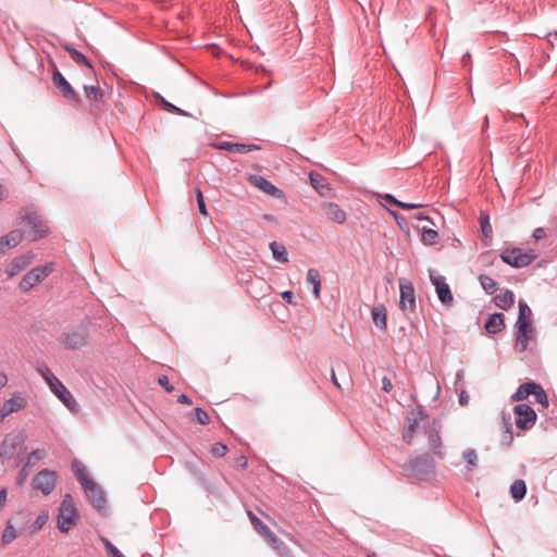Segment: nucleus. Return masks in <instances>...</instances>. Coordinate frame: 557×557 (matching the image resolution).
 <instances>
[{
	"mask_svg": "<svg viewBox=\"0 0 557 557\" xmlns=\"http://www.w3.org/2000/svg\"><path fill=\"white\" fill-rule=\"evenodd\" d=\"M399 309L403 312H413L416 309V294L412 283L408 278H399Z\"/></svg>",
	"mask_w": 557,
	"mask_h": 557,
	"instance_id": "7",
	"label": "nucleus"
},
{
	"mask_svg": "<svg viewBox=\"0 0 557 557\" xmlns=\"http://www.w3.org/2000/svg\"><path fill=\"white\" fill-rule=\"evenodd\" d=\"M57 476L58 474L55 471L42 469L34 476L32 487L35 491L40 492L42 495L48 496L55 487Z\"/></svg>",
	"mask_w": 557,
	"mask_h": 557,
	"instance_id": "6",
	"label": "nucleus"
},
{
	"mask_svg": "<svg viewBox=\"0 0 557 557\" xmlns=\"http://www.w3.org/2000/svg\"><path fill=\"white\" fill-rule=\"evenodd\" d=\"M500 259L503 262L513 267L521 268L522 267V248L515 247L512 249H504L500 253Z\"/></svg>",
	"mask_w": 557,
	"mask_h": 557,
	"instance_id": "18",
	"label": "nucleus"
},
{
	"mask_svg": "<svg viewBox=\"0 0 557 557\" xmlns=\"http://www.w3.org/2000/svg\"><path fill=\"white\" fill-rule=\"evenodd\" d=\"M511 400L512 401H520V400H522V384H520L518 386V388L516 389V392L512 394Z\"/></svg>",
	"mask_w": 557,
	"mask_h": 557,
	"instance_id": "59",
	"label": "nucleus"
},
{
	"mask_svg": "<svg viewBox=\"0 0 557 557\" xmlns=\"http://www.w3.org/2000/svg\"><path fill=\"white\" fill-rule=\"evenodd\" d=\"M282 298L284 300H286L287 302L292 304L293 301V298H294V294L292 290H286L282 294Z\"/></svg>",
	"mask_w": 557,
	"mask_h": 557,
	"instance_id": "62",
	"label": "nucleus"
},
{
	"mask_svg": "<svg viewBox=\"0 0 557 557\" xmlns=\"http://www.w3.org/2000/svg\"><path fill=\"white\" fill-rule=\"evenodd\" d=\"M24 440L23 433L7 435L0 445V458L12 457L15 449L24 443Z\"/></svg>",
	"mask_w": 557,
	"mask_h": 557,
	"instance_id": "13",
	"label": "nucleus"
},
{
	"mask_svg": "<svg viewBox=\"0 0 557 557\" xmlns=\"http://www.w3.org/2000/svg\"><path fill=\"white\" fill-rule=\"evenodd\" d=\"M533 397L532 404H539L542 409H547L549 406L548 396L543 386L534 381L524 382V399Z\"/></svg>",
	"mask_w": 557,
	"mask_h": 557,
	"instance_id": "9",
	"label": "nucleus"
},
{
	"mask_svg": "<svg viewBox=\"0 0 557 557\" xmlns=\"http://www.w3.org/2000/svg\"><path fill=\"white\" fill-rule=\"evenodd\" d=\"M372 320L374 324L381 330L386 329V309L383 306L374 307L372 309Z\"/></svg>",
	"mask_w": 557,
	"mask_h": 557,
	"instance_id": "32",
	"label": "nucleus"
},
{
	"mask_svg": "<svg viewBox=\"0 0 557 557\" xmlns=\"http://www.w3.org/2000/svg\"><path fill=\"white\" fill-rule=\"evenodd\" d=\"M32 228V240L40 239L48 234V228L44 224L40 215L36 211H28L23 218Z\"/></svg>",
	"mask_w": 557,
	"mask_h": 557,
	"instance_id": "11",
	"label": "nucleus"
},
{
	"mask_svg": "<svg viewBox=\"0 0 557 557\" xmlns=\"http://www.w3.org/2000/svg\"><path fill=\"white\" fill-rule=\"evenodd\" d=\"M533 332L532 312L524 302V350L527 349L528 342L533 339Z\"/></svg>",
	"mask_w": 557,
	"mask_h": 557,
	"instance_id": "28",
	"label": "nucleus"
},
{
	"mask_svg": "<svg viewBox=\"0 0 557 557\" xmlns=\"http://www.w3.org/2000/svg\"><path fill=\"white\" fill-rule=\"evenodd\" d=\"M479 222H480V226H481V231H482V235H483V238H482L483 244H484V246H490L491 242H492V234H493L492 225L490 223V215L486 212L481 211L480 216H479Z\"/></svg>",
	"mask_w": 557,
	"mask_h": 557,
	"instance_id": "23",
	"label": "nucleus"
},
{
	"mask_svg": "<svg viewBox=\"0 0 557 557\" xmlns=\"http://www.w3.org/2000/svg\"><path fill=\"white\" fill-rule=\"evenodd\" d=\"M48 518H49L48 512L42 511L41 513H39L38 517L36 518V520L30 525V532L36 533L39 530H41L42 527L47 523Z\"/></svg>",
	"mask_w": 557,
	"mask_h": 557,
	"instance_id": "40",
	"label": "nucleus"
},
{
	"mask_svg": "<svg viewBox=\"0 0 557 557\" xmlns=\"http://www.w3.org/2000/svg\"><path fill=\"white\" fill-rule=\"evenodd\" d=\"M38 373L42 376L49 385L51 392L63 403V405L73 413L79 410L78 404L73 397L72 393L65 385L50 371L47 366H39Z\"/></svg>",
	"mask_w": 557,
	"mask_h": 557,
	"instance_id": "1",
	"label": "nucleus"
},
{
	"mask_svg": "<svg viewBox=\"0 0 557 557\" xmlns=\"http://www.w3.org/2000/svg\"><path fill=\"white\" fill-rule=\"evenodd\" d=\"M434 461L429 454L421 455L405 462L404 474L411 481H428L434 474Z\"/></svg>",
	"mask_w": 557,
	"mask_h": 557,
	"instance_id": "2",
	"label": "nucleus"
},
{
	"mask_svg": "<svg viewBox=\"0 0 557 557\" xmlns=\"http://www.w3.org/2000/svg\"><path fill=\"white\" fill-rule=\"evenodd\" d=\"M395 205L405 210H411V209H417V208L421 207V205H418V203H409V202H404L400 200H395Z\"/></svg>",
	"mask_w": 557,
	"mask_h": 557,
	"instance_id": "54",
	"label": "nucleus"
},
{
	"mask_svg": "<svg viewBox=\"0 0 557 557\" xmlns=\"http://www.w3.org/2000/svg\"><path fill=\"white\" fill-rule=\"evenodd\" d=\"M310 181L312 186L319 191L320 195H325V191H329L331 188L329 184L325 182L324 177L321 175H310Z\"/></svg>",
	"mask_w": 557,
	"mask_h": 557,
	"instance_id": "38",
	"label": "nucleus"
},
{
	"mask_svg": "<svg viewBox=\"0 0 557 557\" xmlns=\"http://www.w3.org/2000/svg\"><path fill=\"white\" fill-rule=\"evenodd\" d=\"M109 557H124V555L107 539H102Z\"/></svg>",
	"mask_w": 557,
	"mask_h": 557,
	"instance_id": "47",
	"label": "nucleus"
},
{
	"mask_svg": "<svg viewBox=\"0 0 557 557\" xmlns=\"http://www.w3.org/2000/svg\"><path fill=\"white\" fill-rule=\"evenodd\" d=\"M458 400H459V404H460L461 406H466V405H468V403H469V396H468V394H467V392H466L465 389H461V391H460V393H459V399H458Z\"/></svg>",
	"mask_w": 557,
	"mask_h": 557,
	"instance_id": "58",
	"label": "nucleus"
},
{
	"mask_svg": "<svg viewBox=\"0 0 557 557\" xmlns=\"http://www.w3.org/2000/svg\"><path fill=\"white\" fill-rule=\"evenodd\" d=\"M248 517L253 529L261 534L265 540L273 533L271 529L263 523V521L258 518L252 511H248Z\"/></svg>",
	"mask_w": 557,
	"mask_h": 557,
	"instance_id": "29",
	"label": "nucleus"
},
{
	"mask_svg": "<svg viewBox=\"0 0 557 557\" xmlns=\"http://www.w3.org/2000/svg\"><path fill=\"white\" fill-rule=\"evenodd\" d=\"M28 468L29 467H26V465H24L23 468L20 470V472L16 476V484L18 486H22L26 482L27 476H28Z\"/></svg>",
	"mask_w": 557,
	"mask_h": 557,
	"instance_id": "52",
	"label": "nucleus"
},
{
	"mask_svg": "<svg viewBox=\"0 0 557 557\" xmlns=\"http://www.w3.org/2000/svg\"><path fill=\"white\" fill-rule=\"evenodd\" d=\"M87 337L86 330L72 331L63 335V344L69 349H77L86 344Z\"/></svg>",
	"mask_w": 557,
	"mask_h": 557,
	"instance_id": "16",
	"label": "nucleus"
},
{
	"mask_svg": "<svg viewBox=\"0 0 557 557\" xmlns=\"http://www.w3.org/2000/svg\"><path fill=\"white\" fill-rule=\"evenodd\" d=\"M194 413H195V418L196 420L202 424V425H207L210 423V417L209 414L207 413V411H205L202 408L200 407H197L194 409Z\"/></svg>",
	"mask_w": 557,
	"mask_h": 557,
	"instance_id": "46",
	"label": "nucleus"
},
{
	"mask_svg": "<svg viewBox=\"0 0 557 557\" xmlns=\"http://www.w3.org/2000/svg\"><path fill=\"white\" fill-rule=\"evenodd\" d=\"M52 271V262L32 269L22 277L18 284L20 289L23 292H28L34 286L42 282Z\"/></svg>",
	"mask_w": 557,
	"mask_h": 557,
	"instance_id": "5",
	"label": "nucleus"
},
{
	"mask_svg": "<svg viewBox=\"0 0 557 557\" xmlns=\"http://www.w3.org/2000/svg\"><path fill=\"white\" fill-rule=\"evenodd\" d=\"M539 257V253L532 249H524V267L529 265L532 261H534Z\"/></svg>",
	"mask_w": 557,
	"mask_h": 557,
	"instance_id": "51",
	"label": "nucleus"
},
{
	"mask_svg": "<svg viewBox=\"0 0 557 557\" xmlns=\"http://www.w3.org/2000/svg\"><path fill=\"white\" fill-rule=\"evenodd\" d=\"M438 233L433 228H422V242L426 245H434L437 242Z\"/></svg>",
	"mask_w": 557,
	"mask_h": 557,
	"instance_id": "39",
	"label": "nucleus"
},
{
	"mask_svg": "<svg viewBox=\"0 0 557 557\" xmlns=\"http://www.w3.org/2000/svg\"><path fill=\"white\" fill-rule=\"evenodd\" d=\"M1 406V421L9 414L18 412L26 407V400L21 393H15L11 398L5 400Z\"/></svg>",
	"mask_w": 557,
	"mask_h": 557,
	"instance_id": "14",
	"label": "nucleus"
},
{
	"mask_svg": "<svg viewBox=\"0 0 557 557\" xmlns=\"http://www.w3.org/2000/svg\"><path fill=\"white\" fill-rule=\"evenodd\" d=\"M177 401L180 404H184V405H188V406L191 405V403H193L190 397L187 396L186 394L180 395L178 398H177Z\"/></svg>",
	"mask_w": 557,
	"mask_h": 557,
	"instance_id": "61",
	"label": "nucleus"
},
{
	"mask_svg": "<svg viewBox=\"0 0 557 557\" xmlns=\"http://www.w3.org/2000/svg\"><path fill=\"white\" fill-rule=\"evenodd\" d=\"M484 327L487 333L496 334L500 332L504 327V314L503 313H493L485 321Z\"/></svg>",
	"mask_w": 557,
	"mask_h": 557,
	"instance_id": "24",
	"label": "nucleus"
},
{
	"mask_svg": "<svg viewBox=\"0 0 557 557\" xmlns=\"http://www.w3.org/2000/svg\"><path fill=\"white\" fill-rule=\"evenodd\" d=\"M5 500H7V490L1 488L0 490V509L4 506Z\"/></svg>",
	"mask_w": 557,
	"mask_h": 557,
	"instance_id": "63",
	"label": "nucleus"
},
{
	"mask_svg": "<svg viewBox=\"0 0 557 557\" xmlns=\"http://www.w3.org/2000/svg\"><path fill=\"white\" fill-rule=\"evenodd\" d=\"M30 263V257L28 256H18L12 260V262L7 267L5 274L8 277H13L18 272H21L24 268H26Z\"/></svg>",
	"mask_w": 557,
	"mask_h": 557,
	"instance_id": "20",
	"label": "nucleus"
},
{
	"mask_svg": "<svg viewBox=\"0 0 557 557\" xmlns=\"http://www.w3.org/2000/svg\"><path fill=\"white\" fill-rule=\"evenodd\" d=\"M8 384V376L5 373L0 372V389Z\"/></svg>",
	"mask_w": 557,
	"mask_h": 557,
	"instance_id": "64",
	"label": "nucleus"
},
{
	"mask_svg": "<svg viewBox=\"0 0 557 557\" xmlns=\"http://www.w3.org/2000/svg\"><path fill=\"white\" fill-rule=\"evenodd\" d=\"M511 496L517 500H522V479L516 480L510 487Z\"/></svg>",
	"mask_w": 557,
	"mask_h": 557,
	"instance_id": "44",
	"label": "nucleus"
},
{
	"mask_svg": "<svg viewBox=\"0 0 557 557\" xmlns=\"http://www.w3.org/2000/svg\"><path fill=\"white\" fill-rule=\"evenodd\" d=\"M65 50L70 53L72 60L76 64H79V65L82 64L87 67H92L90 60L83 52H81L77 49L70 47V46H66Z\"/></svg>",
	"mask_w": 557,
	"mask_h": 557,
	"instance_id": "33",
	"label": "nucleus"
},
{
	"mask_svg": "<svg viewBox=\"0 0 557 557\" xmlns=\"http://www.w3.org/2000/svg\"><path fill=\"white\" fill-rule=\"evenodd\" d=\"M270 249L272 251L273 258L281 262L285 263L288 261L287 250L284 245L278 244L277 242L270 243Z\"/></svg>",
	"mask_w": 557,
	"mask_h": 557,
	"instance_id": "31",
	"label": "nucleus"
},
{
	"mask_svg": "<svg viewBox=\"0 0 557 557\" xmlns=\"http://www.w3.org/2000/svg\"><path fill=\"white\" fill-rule=\"evenodd\" d=\"M46 456V450L45 449H35L33 450L28 457H27V461H26V467H32L33 465H35L37 461H39L40 459H42L44 457Z\"/></svg>",
	"mask_w": 557,
	"mask_h": 557,
	"instance_id": "43",
	"label": "nucleus"
},
{
	"mask_svg": "<svg viewBox=\"0 0 557 557\" xmlns=\"http://www.w3.org/2000/svg\"><path fill=\"white\" fill-rule=\"evenodd\" d=\"M210 451L216 457H224L228 451V447L224 443L218 442L211 446Z\"/></svg>",
	"mask_w": 557,
	"mask_h": 557,
	"instance_id": "45",
	"label": "nucleus"
},
{
	"mask_svg": "<svg viewBox=\"0 0 557 557\" xmlns=\"http://www.w3.org/2000/svg\"><path fill=\"white\" fill-rule=\"evenodd\" d=\"M516 329V344L515 349L522 351V299L518 300V317L515 324Z\"/></svg>",
	"mask_w": 557,
	"mask_h": 557,
	"instance_id": "27",
	"label": "nucleus"
},
{
	"mask_svg": "<svg viewBox=\"0 0 557 557\" xmlns=\"http://www.w3.org/2000/svg\"><path fill=\"white\" fill-rule=\"evenodd\" d=\"M79 513L75 507L72 495H64L57 518L58 529L62 533H67L73 527L76 525Z\"/></svg>",
	"mask_w": 557,
	"mask_h": 557,
	"instance_id": "4",
	"label": "nucleus"
},
{
	"mask_svg": "<svg viewBox=\"0 0 557 557\" xmlns=\"http://www.w3.org/2000/svg\"><path fill=\"white\" fill-rule=\"evenodd\" d=\"M235 462H236V467L242 470H245L248 467V459L244 455L237 457Z\"/></svg>",
	"mask_w": 557,
	"mask_h": 557,
	"instance_id": "56",
	"label": "nucleus"
},
{
	"mask_svg": "<svg viewBox=\"0 0 557 557\" xmlns=\"http://www.w3.org/2000/svg\"><path fill=\"white\" fill-rule=\"evenodd\" d=\"M196 198H197V205H198V208H199V212L202 215L207 216L208 215V210H207V206H206V202H205L203 194L200 190V188H196Z\"/></svg>",
	"mask_w": 557,
	"mask_h": 557,
	"instance_id": "49",
	"label": "nucleus"
},
{
	"mask_svg": "<svg viewBox=\"0 0 557 557\" xmlns=\"http://www.w3.org/2000/svg\"><path fill=\"white\" fill-rule=\"evenodd\" d=\"M267 542L275 549L277 554H280L282 557H294L290 548L281 540L278 539L274 533H272L268 539Z\"/></svg>",
	"mask_w": 557,
	"mask_h": 557,
	"instance_id": "25",
	"label": "nucleus"
},
{
	"mask_svg": "<svg viewBox=\"0 0 557 557\" xmlns=\"http://www.w3.org/2000/svg\"><path fill=\"white\" fill-rule=\"evenodd\" d=\"M16 537H17L16 531H15L14 527L9 522L3 531V534H2V543L4 545L10 544Z\"/></svg>",
	"mask_w": 557,
	"mask_h": 557,
	"instance_id": "42",
	"label": "nucleus"
},
{
	"mask_svg": "<svg viewBox=\"0 0 557 557\" xmlns=\"http://www.w3.org/2000/svg\"><path fill=\"white\" fill-rule=\"evenodd\" d=\"M513 425L522 430V404H517L511 411H502V445L508 447L513 438Z\"/></svg>",
	"mask_w": 557,
	"mask_h": 557,
	"instance_id": "3",
	"label": "nucleus"
},
{
	"mask_svg": "<svg viewBox=\"0 0 557 557\" xmlns=\"http://www.w3.org/2000/svg\"><path fill=\"white\" fill-rule=\"evenodd\" d=\"M463 459L467 461V463L471 467H475L478 462V455L476 451L472 448L467 449L463 453Z\"/></svg>",
	"mask_w": 557,
	"mask_h": 557,
	"instance_id": "50",
	"label": "nucleus"
},
{
	"mask_svg": "<svg viewBox=\"0 0 557 557\" xmlns=\"http://www.w3.org/2000/svg\"><path fill=\"white\" fill-rule=\"evenodd\" d=\"M218 148L236 153H248L253 150H259L260 146L256 144H238L231 141L221 143Z\"/></svg>",
	"mask_w": 557,
	"mask_h": 557,
	"instance_id": "19",
	"label": "nucleus"
},
{
	"mask_svg": "<svg viewBox=\"0 0 557 557\" xmlns=\"http://www.w3.org/2000/svg\"><path fill=\"white\" fill-rule=\"evenodd\" d=\"M494 301L498 308L507 310L513 305V293L510 290H505L504 293H500L499 295L495 296Z\"/></svg>",
	"mask_w": 557,
	"mask_h": 557,
	"instance_id": "30",
	"label": "nucleus"
},
{
	"mask_svg": "<svg viewBox=\"0 0 557 557\" xmlns=\"http://www.w3.org/2000/svg\"><path fill=\"white\" fill-rule=\"evenodd\" d=\"M72 470L74 476L81 483L82 487H85L86 485L94 482V480L89 478L86 467L81 461L74 460L72 462Z\"/></svg>",
	"mask_w": 557,
	"mask_h": 557,
	"instance_id": "22",
	"label": "nucleus"
},
{
	"mask_svg": "<svg viewBox=\"0 0 557 557\" xmlns=\"http://www.w3.org/2000/svg\"><path fill=\"white\" fill-rule=\"evenodd\" d=\"M533 238L535 242H540L546 237V232L543 227H537L533 232Z\"/></svg>",
	"mask_w": 557,
	"mask_h": 557,
	"instance_id": "55",
	"label": "nucleus"
},
{
	"mask_svg": "<svg viewBox=\"0 0 557 557\" xmlns=\"http://www.w3.org/2000/svg\"><path fill=\"white\" fill-rule=\"evenodd\" d=\"M307 282L312 285V293L315 299H320L321 297V275L320 272L311 268L307 272Z\"/></svg>",
	"mask_w": 557,
	"mask_h": 557,
	"instance_id": "26",
	"label": "nucleus"
},
{
	"mask_svg": "<svg viewBox=\"0 0 557 557\" xmlns=\"http://www.w3.org/2000/svg\"><path fill=\"white\" fill-rule=\"evenodd\" d=\"M428 441L430 449L434 455H436L440 458L444 457V450H443V444L442 438L440 435V431L436 429H431L428 434Z\"/></svg>",
	"mask_w": 557,
	"mask_h": 557,
	"instance_id": "21",
	"label": "nucleus"
},
{
	"mask_svg": "<svg viewBox=\"0 0 557 557\" xmlns=\"http://www.w3.org/2000/svg\"><path fill=\"white\" fill-rule=\"evenodd\" d=\"M52 81L57 88L62 92V96L73 102L75 107L81 103V98L77 92L73 89L71 84L65 79L62 73L57 69L55 64L52 63Z\"/></svg>",
	"mask_w": 557,
	"mask_h": 557,
	"instance_id": "8",
	"label": "nucleus"
},
{
	"mask_svg": "<svg viewBox=\"0 0 557 557\" xmlns=\"http://www.w3.org/2000/svg\"><path fill=\"white\" fill-rule=\"evenodd\" d=\"M382 389L386 393H389L393 389V383L387 376L382 379Z\"/></svg>",
	"mask_w": 557,
	"mask_h": 557,
	"instance_id": "57",
	"label": "nucleus"
},
{
	"mask_svg": "<svg viewBox=\"0 0 557 557\" xmlns=\"http://www.w3.org/2000/svg\"><path fill=\"white\" fill-rule=\"evenodd\" d=\"M2 239L8 249L13 248L17 246L23 239V233L20 230H14L2 236Z\"/></svg>",
	"mask_w": 557,
	"mask_h": 557,
	"instance_id": "34",
	"label": "nucleus"
},
{
	"mask_svg": "<svg viewBox=\"0 0 557 557\" xmlns=\"http://www.w3.org/2000/svg\"><path fill=\"white\" fill-rule=\"evenodd\" d=\"M85 96L89 100H94L96 102L102 101L103 92L98 86L94 85H85L84 86Z\"/></svg>",
	"mask_w": 557,
	"mask_h": 557,
	"instance_id": "36",
	"label": "nucleus"
},
{
	"mask_svg": "<svg viewBox=\"0 0 557 557\" xmlns=\"http://www.w3.org/2000/svg\"><path fill=\"white\" fill-rule=\"evenodd\" d=\"M249 182L268 195L278 196L281 194V190L277 187H275L270 181L261 175H250Z\"/></svg>",
	"mask_w": 557,
	"mask_h": 557,
	"instance_id": "17",
	"label": "nucleus"
},
{
	"mask_svg": "<svg viewBox=\"0 0 557 557\" xmlns=\"http://www.w3.org/2000/svg\"><path fill=\"white\" fill-rule=\"evenodd\" d=\"M158 383L164 387L166 392H172L174 389L173 385L170 384L169 377L166 375H160Z\"/></svg>",
	"mask_w": 557,
	"mask_h": 557,
	"instance_id": "53",
	"label": "nucleus"
},
{
	"mask_svg": "<svg viewBox=\"0 0 557 557\" xmlns=\"http://www.w3.org/2000/svg\"><path fill=\"white\" fill-rule=\"evenodd\" d=\"M417 425H418L417 420L412 419V420H409L408 426L404 430L403 438L408 444H411V442H412L413 434L416 432Z\"/></svg>",
	"mask_w": 557,
	"mask_h": 557,
	"instance_id": "41",
	"label": "nucleus"
},
{
	"mask_svg": "<svg viewBox=\"0 0 557 557\" xmlns=\"http://www.w3.org/2000/svg\"><path fill=\"white\" fill-rule=\"evenodd\" d=\"M479 281L482 288L488 294L493 295L497 290V282L486 274H480Z\"/></svg>",
	"mask_w": 557,
	"mask_h": 557,
	"instance_id": "35",
	"label": "nucleus"
},
{
	"mask_svg": "<svg viewBox=\"0 0 557 557\" xmlns=\"http://www.w3.org/2000/svg\"><path fill=\"white\" fill-rule=\"evenodd\" d=\"M321 210L330 221L337 224H344L347 220L346 212L335 202H324Z\"/></svg>",
	"mask_w": 557,
	"mask_h": 557,
	"instance_id": "15",
	"label": "nucleus"
},
{
	"mask_svg": "<svg viewBox=\"0 0 557 557\" xmlns=\"http://www.w3.org/2000/svg\"><path fill=\"white\" fill-rule=\"evenodd\" d=\"M432 284L435 286L440 301L445 306H451L454 302L453 293L445 277L441 275H430Z\"/></svg>",
	"mask_w": 557,
	"mask_h": 557,
	"instance_id": "12",
	"label": "nucleus"
},
{
	"mask_svg": "<svg viewBox=\"0 0 557 557\" xmlns=\"http://www.w3.org/2000/svg\"><path fill=\"white\" fill-rule=\"evenodd\" d=\"M463 375H465L463 370L457 371V373H456V381H455L456 389L458 388L459 385H462V383H463Z\"/></svg>",
	"mask_w": 557,
	"mask_h": 557,
	"instance_id": "60",
	"label": "nucleus"
},
{
	"mask_svg": "<svg viewBox=\"0 0 557 557\" xmlns=\"http://www.w3.org/2000/svg\"><path fill=\"white\" fill-rule=\"evenodd\" d=\"M83 488L92 507L100 512H104L107 509V498L102 488L95 481Z\"/></svg>",
	"mask_w": 557,
	"mask_h": 557,
	"instance_id": "10",
	"label": "nucleus"
},
{
	"mask_svg": "<svg viewBox=\"0 0 557 557\" xmlns=\"http://www.w3.org/2000/svg\"><path fill=\"white\" fill-rule=\"evenodd\" d=\"M161 102L162 104L164 106V108L166 109V111L171 112V113H176V114H180V115H183V116H189V114L187 112H185L184 110H182L181 108L174 106L173 103L166 101L164 98L161 97Z\"/></svg>",
	"mask_w": 557,
	"mask_h": 557,
	"instance_id": "48",
	"label": "nucleus"
},
{
	"mask_svg": "<svg viewBox=\"0 0 557 557\" xmlns=\"http://www.w3.org/2000/svg\"><path fill=\"white\" fill-rule=\"evenodd\" d=\"M537 419V414L535 410L530 406L524 404V431L531 429Z\"/></svg>",
	"mask_w": 557,
	"mask_h": 557,
	"instance_id": "37",
	"label": "nucleus"
}]
</instances>
